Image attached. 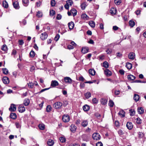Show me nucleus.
Here are the masks:
<instances>
[{
    "instance_id": "f257e3e1",
    "label": "nucleus",
    "mask_w": 146,
    "mask_h": 146,
    "mask_svg": "<svg viewBox=\"0 0 146 146\" xmlns=\"http://www.w3.org/2000/svg\"><path fill=\"white\" fill-rule=\"evenodd\" d=\"M62 104L60 102H57L53 104L54 108L56 109H60L62 107Z\"/></svg>"
},
{
    "instance_id": "f03ea898",
    "label": "nucleus",
    "mask_w": 146,
    "mask_h": 146,
    "mask_svg": "<svg viewBox=\"0 0 146 146\" xmlns=\"http://www.w3.org/2000/svg\"><path fill=\"white\" fill-rule=\"evenodd\" d=\"M62 119L64 122H68L69 121L70 118L68 115H64L62 117Z\"/></svg>"
},
{
    "instance_id": "7ed1b4c3",
    "label": "nucleus",
    "mask_w": 146,
    "mask_h": 146,
    "mask_svg": "<svg viewBox=\"0 0 146 146\" xmlns=\"http://www.w3.org/2000/svg\"><path fill=\"white\" fill-rule=\"evenodd\" d=\"M13 4L14 8L16 9H19L20 8L19 5V2L17 1H13Z\"/></svg>"
},
{
    "instance_id": "20e7f679",
    "label": "nucleus",
    "mask_w": 146,
    "mask_h": 146,
    "mask_svg": "<svg viewBox=\"0 0 146 146\" xmlns=\"http://www.w3.org/2000/svg\"><path fill=\"white\" fill-rule=\"evenodd\" d=\"M18 110L19 112L20 113H23L25 111V109L23 104H21L19 105L18 107Z\"/></svg>"
},
{
    "instance_id": "39448f33",
    "label": "nucleus",
    "mask_w": 146,
    "mask_h": 146,
    "mask_svg": "<svg viewBox=\"0 0 146 146\" xmlns=\"http://www.w3.org/2000/svg\"><path fill=\"white\" fill-rule=\"evenodd\" d=\"M92 137L94 140H98L100 139V136L99 134L95 133L93 134Z\"/></svg>"
},
{
    "instance_id": "423d86ee",
    "label": "nucleus",
    "mask_w": 146,
    "mask_h": 146,
    "mask_svg": "<svg viewBox=\"0 0 146 146\" xmlns=\"http://www.w3.org/2000/svg\"><path fill=\"white\" fill-rule=\"evenodd\" d=\"M64 80L66 83L68 84H71L72 81L70 78L68 77H64Z\"/></svg>"
},
{
    "instance_id": "0eeeda50",
    "label": "nucleus",
    "mask_w": 146,
    "mask_h": 146,
    "mask_svg": "<svg viewBox=\"0 0 146 146\" xmlns=\"http://www.w3.org/2000/svg\"><path fill=\"white\" fill-rule=\"evenodd\" d=\"M48 37V35L46 32L41 34L40 35V38L42 40H44L46 39Z\"/></svg>"
},
{
    "instance_id": "6e6552de",
    "label": "nucleus",
    "mask_w": 146,
    "mask_h": 146,
    "mask_svg": "<svg viewBox=\"0 0 146 146\" xmlns=\"http://www.w3.org/2000/svg\"><path fill=\"white\" fill-rule=\"evenodd\" d=\"M59 85L58 82L56 80H52L51 82L50 86L52 87H55Z\"/></svg>"
},
{
    "instance_id": "1a4fd4ad",
    "label": "nucleus",
    "mask_w": 146,
    "mask_h": 146,
    "mask_svg": "<svg viewBox=\"0 0 146 146\" xmlns=\"http://www.w3.org/2000/svg\"><path fill=\"white\" fill-rule=\"evenodd\" d=\"M16 107L15 105L12 104L9 108V110L11 111H14L16 110Z\"/></svg>"
},
{
    "instance_id": "9d476101",
    "label": "nucleus",
    "mask_w": 146,
    "mask_h": 146,
    "mask_svg": "<svg viewBox=\"0 0 146 146\" xmlns=\"http://www.w3.org/2000/svg\"><path fill=\"white\" fill-rule=\"evenodd\" d=\"M126 126L127 128L129 130L131 129L133 127L132 123L130 122H127Z\"/></svg>"
},
{
    "instance_id": "9b49d317",
    "label": "nucleus",
    "mask_w": 146,
    "mask_h": 146,
    "mask_svg": "<svg viewBox=\"0 0 146 146\" xmlns=\"http://www.w3.org/2000/svg\"><path fill=\"white\" fill-rule=\"evenodd\" d=\"M2 81L5 84H8L9 82V79L7 77H3L2 79Z\"/></svg>"
},
{
    "instance_id": "f8f14e48",
    "label": "nucleus",
    "mask_w": 146,
    "mask_h": 146,
    "mask_svg": "<svg viewBox=\"0 0 146 146\" xmlns=\"http://www.w3.org/2000/svg\"><path fill=\"white\" fill-rule=\"evenodd\" d=\"M104 73L107 76H110L112 75L111 71L108 69H106L104 70Z\"/></svg>"
},
{
    "instance_id": "ddd939ff",
    "label": "nucleus",
    "mask_w": 146,
    "mask_h": 146,
    "mask_svg": "<svg viewBox=\"0 0 146 146\" xmlns=\"http://www.w3.org/2000/svg\"><path fill=\"white\" fill-rule=\"evenodd\" d=\"M135 54L133 52H130L128 55V58L129 59L133 60L135 58Z\"/></svg>"
},
{
    "instance_id": "4468645a",
    "label": "nucleus",
    "mask_w": 146,
    "mask_h": 146,
    "mask_svg": "<svg viewBox=\"0 0 146 146\" xmlns=\"http://www.w3.org/2000/svg\"><path fill=\"white\" fill-rule=\"evenodd\" d=\"M81 18L82 19L85 20H88L89 19V17L85 13L82 14L81 15Z\"/></svg>"
},
{
    "instance_id": "2eb2a0df",
    "label": "nucleus",
    "mask_w": 146,
    "mask_h": 146,
    "mask_svg": "<svg viewBox=\"0 0 146 146\" xmlns=\"http://www.w3.org/2000/svg\"><path fill=\"white\" fill-rule=\"evenodd\" d=\"M29 100L28 98L25 99L23 102V104L25 106H28L30 103Z\"/></svg>"
},
{
    "instance_id": "dca6fc26",
    "label": "nucleus",
    "mask_w": 146,
    "mask_h": 146,
    "mask_svg": "<svg viewBox=\"0 0 146 146\" xmlns=\"http://www.w3.org/2000/svg\"><path fill=\"white\" fill-rule=\"evenodd\" d=\"M125 112L123 110H120L118 114L121 117H124L125 116Z\"/></svg>"
},
{
    "instance_id": "f3484780",
    "label": "nucleus",
    "mask_w": 146,
    "mask_h": 146,
    "mask_svg": "<svg viewBox=\"0 0 146 146\" xmlns=\"http://www.w3.org/2000/svg\"><path fill=\"white\" fill-rule=\"evenodd\" d=\"M68 25L69 29H72L74 28V24L73 22L68 23Z\"/></svg>"
},
{
    "instance_id": "a211bd4d",
    "label": "nucleus",
    "mask_w": 146,
    "mask_h": 146,
    "mask_svg": "<svg viewBox=\"0 0 146 146\" xmlns=\"http://www.w3.org/2000/svg\"><path fill=\"white\" fill-rule=\"evenodd\" d=\"M22 3L23 5L25 7H27L29 5V0H22Z\"/></svg>"
},
{
    "instance_id": "6ab92c4d",
    "label": "nucleus",
    "mask_w": 146,
    "mask_h": 146,
    "mask_svg": "<svg viewBox=\"0 0 146 146\" xmlns=\"http://www.w3.org/2000/svg\"><path fill=\"white\" fill-rule=\"evenodd\" d=\"M127 78L129 80H133L135 78V76L132 75H128Z\"/></svg>"
},
{
    "instance_id": "aec40b11",
    "label": "nucleus",
    "mask_w": 146,
    "mask_h": 146,
    "mask_svg": "<svg viewBox=\"0 0 146 146\" xmlns=\"http://www.w3.org/2000/svg\"><path fill=\"white\" fill-rule=\"evenodd\" d=\"M138 112L139 114H141L144 112V110L142 107H138L137 108Z\"/></svg>"
},
{
    "instance_id": "412c9836",
    "label": "nucleus",
    "mask_w": 146,
    "mask_h": 146,
    "mask_svg": "<svg viewBox=\"0 0 146 146\" xmlns=\"http://www.w3.org/2000/svg\"><path fill=\"white\" fill-rule=\"evenodd\" d=\"M76 127L74 125H72L70 126V130L73 132H74L76 130Z\"/></svg>"
},
{
    "instance_id": "4be33fe9",
    "label": "nucleus",
    "mask_w": 146,
    "mask_h": 146,
    "mask_svg": "<svg viewBox=\"0 0 146 146\" xmlns=\"http://www.w3.org/2000/svg\"><path fill=\"white\" fill-rule=\"evenodd\" d=\"M139 96L138 95L135 94L134 95L133 99L136 102H137L139 99Z\"/></svg>"
},
{
    "instance_id": "5701e85b",
    "label": "nucleus",
    "mask_w": 146,
    "mask_h": 146,
    "mask_svg": "<svg viewBox=\"0 0 146 146\" xmlns=\"http://www.w3.org/2000/svg\"><path fill=\"white\" fill-rule=\"evenodd\" d=\"M88 124V122L87 120H83L81 123V125L84 127H85Z\"/></svg>"
},
{
    "instance_id": "b1692460",
    "label": "nucleus",
    "mask_w": 146,
    "mask_h": 146,
    "mask_svg": "<svg viewBox=\"0 0 146 146\" xmlns=\"http://www.w3.org/2000/svg\"><path fill=\"white\" fill-rule=\"evenodd\" d=\"M10 117L13 119H15L17 118V116L15 113H11L10 115Z\"/></svg>"
},
{
    "instance_id": "393cba45",
    "label": "nucleus",
    "mask_w": 146,
    "mask_h": 146,
    "mask_svg": "<svg viewBox=\"0 0 146 146\" xmlns=\"http://www.w3.org/2000/svg\"><path fill=\"white\" fill-rule=\"evenodd\" d=\"M89 109L90 107L89 106L87 105L84 106L83 107V109L85 111H88L89 110Z\"/></svg>"
},
{
    "instance_id": "a878e982",
    "label": "nucleus",
    "mask_w": 146,
    "mask_h": 146,
    "mask_svg": "<svg viewBox=\"0 0 146 146\" xmlns=\"http://www.w3.org/2000/svg\"><path fill=\"white\" fill-rule=\"evenodd\" d=\"M84 96L86 99H88L91 97V94L90 92H87L84 94Z\"/></svg>"
},
{
    "instance_id": "bb28decb",
    "label": "nucleus",
    "mask_w": 146,
    "mask_h": 146,
    "mask_svg": "<svg viewBox=\"0 0 146 146\" xmlns=\"http://www.w3.org/2000/svg\"><path fill=\"white\" fill-rule=\"evenodd\" d=\"M89 72L90 74L92 76L96 74V71L93 69H90Z\"/></svg>"
},
{
    "instance_id": "cd10ccee",
    "label": "nucleus",
    "mask_w": 146,
    "mask_h": 146,
    "mask_svg": "<svg viewBox=\"0 0 146 146\" xmlns=\"http://www.w3.org/2000/svg\"><path fill=\"white\" fill-rule=\"evenodd\" d=\"M71 12L72 13L74 17L75 16L77 13V10L74 9H72L71 10Z\"/></svg>"
},
{
    "instance_id": "c85d7f7f",
    "label": "nucleus",
    "mask_w": 146,
    "mask_h": 146,
    "mask_svg": "<svg viewBox=\"0 0 146 146\" xmlns=\"http://www.w3.org/2000/svg\"><path fill=\"white\" fill-rule=\"evenodd\" d=\"M110 13L112 14H115L116 13V9L114 8H111L110 10Z\"/></svg>"
},
{
    "instance_id": "c756f323",
    "label": "nucleus",
    "mask_w": 146,
    "mask_h": 146,
    "mask_svg": "<svg viewBox=\"0 0 146 146\" xmlns=\"http://www.w3.org/2000/svg\"><path fill=\"white\" fill-rule=\"evenodd\" d=\"M3 7L5 8H7L8 7V3L5 1H3Z\"/></svg>"
},
{
    "instance_id": "7c9ffc66",
    "label": "nucleus",
    "mask_w": 146,
    "mask_h": 146,
    "mask_svg": "<svg viewBox=\"0 0 146 146\" xmlns=\"http://www.w3.org/2000/svg\"><path fill=\"white\" fill-rule=\"evenodd\" d=\"M48 145L49 146H52L54 143L53 141L51 139H49L47 142Z\"/></svg>"
},
{
    "instance_id": "2f4dec72",
    "label": "nucleus",
    "mask_w": 146,
    "mask_h": 146,
    "mask_svg": "<svg viewBox=\"0 0 146 146\" xmlns=\"http://www.w3.org/2000/svg\"><path fill=\"white\" fill-rule=\"evenodd\" d=\"M88 50V49L87 48H82L81 52H82L84 53L85 54L87 53Z\"/></svg>"
},
{
    "instance_id": "473e14b6",
    "label": "nucleus",
    "mask_w": 146,
    "mask_h": 146,
    "mask_svg": "<svg viewBox=\"0 0 146 146\" xmlns=\"http://www.w3.org/2000/svg\"><path fill=\"white\" fill-rule=\"evenodd\" d=\"M38 127L41 130H43L45 128V125L43 123H41L38 125Z\"/></svg>"
},
{
    "instance_id": "72a5a7b5",
    "label": "nucleus",
    "mask_w": 146,
    "mask_h": 146,
    "mask_svg": "<svg viewBox=\"0 0 146 146\" xmlns=\"http://www.w3.org/2000/svg\"><path fill=\"white\" fill-rule=\"evenodd\" d=\"M103 66L106 68H108L109 67V64L107 61H105L103 63Z\"/></svg>"
},
{
    "instance_id": "f704fd0d",
    "label": "nucleus",
    "mask_w": 146,
    "mask_h": 146,
    "mask_svg": "<svg viewBox=\"0 0 146 146\" xmlns=\"http://www.w3.org/2000/svg\"><path fill=\"white\" fill-rule=\"evenodd\" d=\"M132 65L131 63L129 62L127 63L126 65V67L128 69H130L131 68Z\"/></svg>"
},
{
    "instance_id": "c9c22d12",
    "label": "nucleus",
    "mask_w": 146,
    "mask_h": 146,
    "mask_svg": "<svg viewBox=\"0 0 146 146\" xmlns=\"http://www.w3.org/2000/svg\"><path fill=\"white\" fill-rule=\"evenodd\" d=\"M52 108L50 105H48L46 108V111L48 112H50L52 110Z\"/></svg>"
},
{
    "instance_id": "e433bc0d",
    "label": "nucleus",
    "mask_w": 146,
    "mask_h": 146,
    "mask_svg": "<svg viewBox=\"0 0 146 146\" xmlns=\"http://www.w3.org/2000/svg\"><path fill=\"white\" fill-rule=\"evenodd\" d=\"M89 24L90 25L92 28H94L95 26V23L93 21H90Z\"/></svg>"
},
{
    "instance_id": "4c0bfd02",
    "label": "nucleus",
    "mask_w": 146,
    "mask_h": 146,
    "mask_svg": "<svg viewBox=\"0 0 146 146\" xmlns=\"http://www.w3.org/2000/svg\"><path fill=\"white\" fill-rule=\"evenodd\" d=\"M42 16V13L41 12L38 11L37 13L36 16L38 18L41 17Z\"/></svg>"
},
{
    "instance_id": "58836bf2",
    "label": "nucleus",
    "mask_w": 146,
    "mask_h": 146,
    "mask_svg": "<svg viewBox=\"0 0 146 146\" xmlns=\"http://www.w3.org/2000/svg\"><path fill=\"white\" fill-rule=\"evenodd\" d=\"M1 49L5 52L7 50V47L5 44H4L3 45Z\"/></svg>"
},
{
    "instance_id": "ea45409f",
    "label": "nucleus",
    "mask_w": 146,
    "mask_h": 146,
    "mask_svg": "<svg viewBox=\"0 0 146 146\" xmlns=\"http://www.w3.org/2000/svg\"><path fill=\"white\" fill-rule=\"evenodd\" d=\"M130 26L131 27H133L135 25V22L132 20H130L129 22Z\"/></svg>"
},
{
    "instance_id": "a19ab883",
    "label": "nucleus",
    "mask_w": 146,
    "mask_h": 146,
    "mask_svg": "<svg viewBox=\"0 0 146 146\" xmlns=\"http://www.w3.org/2000/svg\"><path fill=\"white\" fill-rule=\"evenodd\" d=\"M29 87L30 88H33L34 87V84L32 82H29L28 84Z\"/></svg>"
},
{
    "instance_id": "79ce46f5",
    "label": "nucleus",
    "mask_w": 146,
    "mask_h": 146,
    "mask_svg": "<svg viewBox=\"0 0 146 146\" xmlns=\"http://www.w3.org/2000/svg\"><path fill=\"white\" fill-rule=\"evenodd\" d=\"M101 104L103 105L106 104L107 103V100L104 99H102L100 100Z\"/></svg>"
},
{
    "instance_id": "37998d69",
    "label": "nucleus",
    "mask_w": 146,
    "mask_h": 146,
    "mask_svg": "<svg viewBox=\"0 0 146 146\" xmlns=\"http://www.w3.org/2000/svg\"><path fill=\"white\" fill-rule=\"evenodd\" d=\"M15 125L17 128H20L21 127V122H16L15 123Z\"/></svg>"
},
{
    "instance_id": "c03bdc74",
    "label": "nucleus",
    "mask_w": 146,
    "mask_h": 146,
    "mask_svg": "<svg viewBox=\"0 0 146 146\" xmlns=\"http://www.w3.org/2000/svg\"><path fill=\"white\" fill-rule=\"evenodd\" d=\"M86 6V3L85 2L82 3L81 5V8L83 10H84L85 9Z\"/></svg>"
},
{
    "instance_id": "a18cd8bd",
    "label": "nucleus",
    "mask_w": 146,
    "mask_h": 146,
    "mask_svg": "<svg viewBox=\"0 0 146 146\" xmlns=\"http://www.w3.org/2000/svg\"><path fill=\"white\" fill-rule=\"evenodd\" d=\"M3 73L5 74H7L8 73V71L6 68L3 69Z\"/></svg>"
},
{
    "instance_id": "49530a36",
    "label": "nucleus",
    "mask_w": 146,
    "mask_h": 146,
    "mask_svg": "<svg viewBox=\"0 0 146 146\" xmlns=\"http://www.w3.org/2000/svg\"><path fill=\"white\" fill-rule=\"evenodd\" d=\"M66 3L69 6H71L73 4V2L72 0H68L66 2Z\"/></svg>"
},
{
    "instance_id": "de8ad7c7",
    "label": "nucleus",
    "mask_w": 146,
    "mask_h": 146,
    "mask_svg": "<svg viewBox=\"0 0 146 146\" xmlns=\"http://www.w3.org/2000/svg\"><path fill=\"white\" fill-rule=\"evenodd\" d=\"M136 122L138 124H140L142 122V120L139 117L136 118Z\"/></svg>"
},
{
    "instance_id": "09e8293b",
    "label": "nucleus",
    "mask_w": 146,
    "mask_h": 146,
    "mask_svg": "<svg viewBox=\"0 0 146 146\" xmlns=\"http://www.w3.org/2000/svg\"><path fill=\"white\" fill-rule=\"evenodd\" d=\"M109 106L111 107H113L114 105V103L111 100H110L109 102Z\"/></svg>"
},
{
    "instance_id": "8fccbe9b",
    "label": "nucleus",
    "mask_w": 146,
    "mask_h": 146,
    "mask_svg": "<svg viewBox=\"0 0 146 146\" xmlns=\"http://www.w3.org/2000/svg\"><path fill=\"white\" fill-rule=\"evenodd\" d=\"M35 52L33 50H32L30 53V55L31 57H33L35 56Z\"/></svg>"
},
{
    "instance_id": "3c124183",
    "label": "nucleus",
    "mask_w": 146,
    "mask_h": 146,
    "mask_svg": "<svg viewBox=\"0 0 146 146\" xmlns=\"http://www.w3.org/2000/svg\"><path fill=\"white\" fill-rule=\"evenodd\" d=\"M60 141L62 143L66 141V139L63 137H61L60 138Z\"/></svg>"
},
{
    "instance_id": "603ef678",
    "label": "nucleus",
    "mask_w": 146,
    "mask_h": 146,
    "mask_svg": "<svg viewBox=\"0 0 146 146\" xmlns=\"http://www.w3.org/2000/svg\"><path fill=\"white\" fill-rule=\"evenodd\" d=\"M55 14V11L53 10H50V15L51 16H53Z\"/></svg>"
},
{
    "instance_id": "864d4df0",
    "label": "nucleus",
    "mask_w": 146,
    "mask_h": 146,
    "mask_svg": "<svg viewBox=\"0 0 146 146\" xmlns=\"http://www.w3.org/2000/svg\"><path fill=\"white\" fill-rule=\"evenodd\" d=\"M36 6L37 7H39L42 4V2L40 1H38L37 2H36Z\"/></svg>"
},
{
    "instance_id": "5fc2aeb1",
    "label": "nucleus",
    "mask_w": 146,
    "mask_h": 146,
    "mask_svg": "<svg viewBox=\"0 0 146 146\" xmlns=\"http://www.w3.org/2000/svg\"><path fill=\"white\" fill-rule=\"evenodd\" d=\"M50 3L51 6L52 7L54 6L56 4L55 1L54 0H51Z\"/></svg>"
},
{
    "instance_id": "6e6d98bb",
    "label": "nucleus",
    "mask_w": 146,
    "mask_h": 146,
    "mask_svg": "<svg viewBox=\"0 0 146 146\" xmlns=\"http://www.w3.org/2000/svg\"><path fill=\"white\" fill-rule=\"evenodd\" d=\"M121 2V0H115V3L116 5H119Z\"/></svg>"
},
{
    "instance_id": "4d7b16f0",
    "label": "nucleus",
    "mask_w": 146,
    "mask_h": 146,
    "mask_svg": "<svg viewBox=\"0 0 146 146\" xmlns=\"http://www.w3.org/2000/svg\"><path fill=\"white\" fill-rule=\"evenodd\" d=\"M92 102L94 104H97L98 102V100L96 98H94L92 100Z\"/></svg>"
},
{
    "instance_id": "13d9d810",
    "label": "nucleus",
    "mask_w": 146,
    "mask_h": 146,
    "mask_svg": "<svg viewBox=\"0 0 146 146\" xmlns=\"http://www.w3.org/2000/svg\"><path fill=\"white\" fill-rule=\"evenodd\" d=\"M60 37V35L59 34H57L56 36H55L54 38V40L56 41H57Z\"/></svg>"
},
{
    "instance_id": "bf43d9fd",
    "label": "nucleus",
    "mask_w": 146,
    "mask_h": 146,
    "mask_svg": "<svg viewBox=\"0 0 146 146\" xmlns=\"http://www.w3.org/2000/svg\"><path fill=\"white\" fill-rule=\"evenodd\" d=\"M106 52H107V54H110L112 52V50L111 49H108L106 50Z\"/></svg>"
},
{
    "instance_id": "052dcab7",
    "label": "nucleus",
    "mask_w": 146,
    "mask_h": 146,
    "mask_svg": "<svg viewBox=\"0 0 146 146\" xmlns=\"http://www.w3.org/2000/svg\"><path fill=\"white\" fill-rule=\"evenodd\" d=\"M118 133L120 135H121L123 134L122 130L121 129H119L118 131Z\"/></svg>"
},
{
    "instance_id": "680f3d73",
    "label": "nucleus",
    "mask_w": 146,
    "mask_h": 146,
    "mask_svg": "<svg viewBox=\"0 0 146 146\" xmlns=\"http://www.w3.org/2000/svg\"><path fill=\"white\" fill-rule=\"evenodd\" d=\"M85 86V84L84 83H81L80 84V88H84Z\"/></svg>"
},
{
    "instance_id": "e2e57ef3",
    "label": "nucleus",
    "mask_w": 146,
    "mask_h": 146,
    "mask_svg": "<svg viewBox=\"0 0 146 146\" xmlns=\"http://www.w3.org/2000/svg\"><path fill=\"white\" fill-rule=\"evenodd\" d=\"M24 43L23 41L22 40H19V43L20 45H22Z\"/></svg>"
},
{
    "instance_id": "0e129e2a",
    "label": "nucleus",
    "mask_w": 146,
    "mask_h": 146,
    "mask_svg": "<svg viewBox=\"0 0 146 146\" xmlns=\"http://www.w3.org/2000/svg\"><path fill=\"white\" fill-rule=\"evenodd\" d=\"M138 135L139 137H142L144 136L143 133L141 132H139Z\"/></svg>"
},
{
    "instance_id": "69168bd1",
    "label": "nucleus",
    "mask_w": 146,
    "mask_h": 146,
    "mask_svg": "<svg viewBox=\"0 0 146 146\" xmlns=\"http://www.w3.org/2000/svg\"><path fill=\"white\" fill-rule=\"evenodd\" d=\"M61 15L60 14H58L57 15V16L56 17V18L58 20H60L61 19Z\"/></svg>"
},
{
    "instance_id": "338daca9",
    "label": "nucleus",
    "mask_w": 146,
    "mask_h": 146,
    "mask_svg": "<svg viewBox=\"0 0 146 146\" xmlns=\"http://www.w3.org/2000/svg\"><path fill=\"white\" fill-rule=\"evenodd\" d=\"M68 49H72L74 48V47L72 45H69L67 46Z\"/></svg>"
},
{
    "instance_id": "774afa93",
    "label": "nucleus",
    "mask_w": 146,
    "mask_h": 146,
    "mask_svg": "<svg viewBox=\"0 0 146 146\" xmlns=\"http://www.w3.org/2000/svg\"><path fill=\"white\" fill-rule=\"evenodd\" d=\"M96 146H103V144L101 142H98L96 143Z\"/></svg>"
}]
</instances>
